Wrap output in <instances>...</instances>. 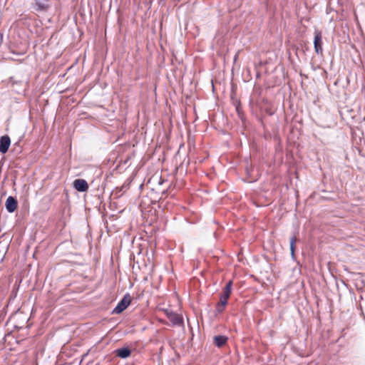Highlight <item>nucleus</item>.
<instances>
[{
  "label": "nucleus",
  "mask_w": 365,
  "mask_h": 365,
  "mask_svg": "<svg viewBox=\"0 0 365 365\" xmlns=\"http://www.w3.org/2000/svg\"><path fill=\"white\" fill-rule=\"evenodd\" d=\"M131 297L130 294H127L124 295L123 299L118 302L117 306L114 308L113 314H120L123 312L130 304Z\"/></svg>",
  "instance_id": "obj_1"
},
{
  "label": "nucleus",
  "mask_w": 365,
  "mask_h": 365,
  "mask_svg": "<svg viewBox=\"0 0 365 365\" xmlns=\"http://www.w3.org/2000/svg\"><path fill=\"white\" fill-rule=\"evenodd\" d=\"M163 312L173 325L180 326L183 324L182 317L170 309H163Z\"/></svg>",
  "instance_id": "obj_2"
},
{
  "label": "nucleus",
  "mask_w": 365,
  "mask_h": 365,
  "mask_svg": "<svg viewBox=\"0 0 365 365\" xmlns=\"http://www.w3.org/2000/svg\"><path fill=\"white\" fill-rule=\"evenodd\" d=\"M314 46L317 54L322 55L323 53L322 34L320 31L316 30L314 31Z\"/></svg>",
  "instance_id": "obj_3"
},
{
  "label": "nucleus",
  "mask_w": 365,
  "mask_h": 365,
  "mask_svg": "<svg viewBox=\"0 0 365 365\" xmlns=\"http://www.w3.org/2000/svg\"><path fill=\"white\" fill-rule=\"evenodd\" d=\"M232 281L230 280L224 287L222 293L220 295V301L222 304H227L228 299L232 293Z\"/></svg>",
  "instance_id": "obj_4"
},
{
  "label": "nucleus",
  "mask_w": 365,
  "mask_h": 365,
  "mask_svg": "<svg viewBox=\"0 0 365 365\" xmlns=\"http://www.w3.org/2000/svg\"><path fill=\"white\" fill-rule=\"evenodd\" d=\"M73 187L78 192H86L88 190V184L83 179H76L73 182Z\"/></svg>",
  "instance_id": "obj_5"
},
{
  "label": "nucleus",
  "mask_w": 365,
  "mask_h": 365,
  "mask_svg": "<svg viewBox=\"0 0 365 365\" xmlns=\"http://www.w3.org/2000/svg\"><path fill=\"white\" fill-rule=\"evenodd\" d=\"M6 208L9 212H14L18 207L17 200L12 196H9L5 203Z\"/></svg>",
  "instance_id": "obj_6"
},
{
  "label": "nucleus",
  "mask_w": 365,
  "mask_h": 365,
  "mask_svg": "<svg viewBox=\"0 0 365 365\" xmlns=\"http://www.w3.org/2000/svg\"><path fill=\"white\" fill-rule=\"evenodd\" d=\"M11 144L10 138L8 135L1 136L0 138V152L6 153Z\"/></svg>",
  "instance_id": "obj_7"
},
{
  "label": "nucleus",
  "mask_w": 365,
  "mask_h": 365,
  "mask_svg": "<svg viewBox=\"0 0 365 365\" xmlns=\"http://www.w3.org/2000/svg\"><path fill=\"white\" fill-rule=\"evenodd\" d=\"M227 337H226L225 336L219 335V336H215L214 337V343L218 347H221V346H224L227 343Z\"/></svg>",
  "instance_id": "obj_8"
},
{
  "label": "nucleus",
  "mask_w": 365,
  "mask_h": 365,
  "mask_svg": "<svg viewBox=\"0 0 365 365\" xmlns=\"http://www.w3.org/2000/svg\"><path fill=\"white\" fill-rule=\"evenodd\" d=\"M130 350L128 348H121L116 350V355L120 358H126L130 355Z\"/></svg>",
  "instance_id": "obj_9"
},
{
  "label": "nucleus",
  "mask_w": 365,
  "mask_h": 365,
  "mask_svg": "<svg viewBox=\"0 0 365 365\" xmlns=\"http://www.w3.org/2000/svg\"><path fill=\"white\" fill-rule=\"evenodd\" d=\"M296 242H297V237L296 236H293L292 237H291L290 239V251H291V255L292 257L294 256V252H295V244H296Z\"/></svg>",
  "instance_id": "obj_10"
},
{
  "label": "nucleus",
  "mask_w": 365,
  "mask_h": 365,
  "mask_svg": "<svg viewBox=\"0 0 365 365\" xmlns=\"http://www.w3.org/2000/svg\"><path fill=\"white\" fill-rule=\"evenodd\" d=\"M226 305L227 304H222V302L219 301V302L216 304V311L218 313L222 312Z\"/></svg>",
  "instance_id": "obj_11"
}]
</instances>
